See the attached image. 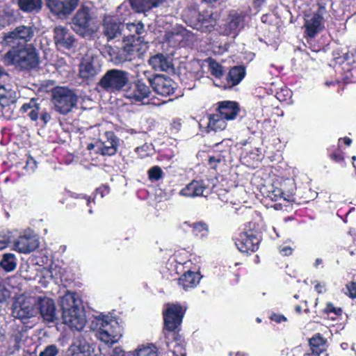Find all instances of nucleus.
Here are the masks:
<instances>
[{
    "instance_id": "obj_1",
    "label": "nucleus",
    "mask_w": 356,
    "mask_h": 356,
    "mask_svg": "<svg viewBox=\"0 0 356 356\" xmlns=\"http://www.w3.org/2000/svg\"><path fill=\"white\" fill-rule=\"evenodd\" d=\"M4 60L7 65L22 72L35 70L40 63L39 52L33 44L12 47L6 53Z\"/></svg>"
},
{
    "instance_id": "obj_2",
    "label": "nucleus",
    "mask_w": 356,
    "mask_h": 356,
    "mask_svg": "<svg viewBox=\"0 0 356 356\" xmlns=\"http://www.w3.org/2000/svg\"><path fill=\"white\" fill-rule=\"evenodd\" d=\"M186 312V307L179 302H167L164 305L162 311L163 330L168 340L172 338L175 342L181 341L179 331Z\"/></svg>"
},
{
    "instance_id": "obj_3",
    "label": "nucleus",
    "mask_w": 356,
    "mask_h": 356,
    "mask_svg": "<svg viewBox=\"0 0 356 356\" xmlns=\"http://www.w3.org/2000/svg\"><path fill=\"white\" fill-rule=\"evenodd\" d=\"M148 71H144L142 76L137 74L136 79L130 83L126 90L125 97L129 99L131 104L136 105H160L152 102L153 99H149L152 94L150 86L147 81Z\"/></svg>"
},
{
    "instance_id": "obj_4",
    "label": "nucleus",
    "mask_w": 356,
    "mask_h": 356,
    "mask_svg": "<svg viewBox=\"0 0 356 356\" xmlns=\"http://www.w3.org/2000/svg\"><path fill=\"white\" fill-rule=\"evenodd\" d=\"M185 23L201 33H210L218 24L217 15L211 10L188 9L184 14Z\"/></svg>"
},
{
    "instance_id": "obj_5",
    "label": "nucleus",
    "mask_w": 356,
    "mask_h": 356,
    "mask_svg": "<svg viewBox=\"0 0 356 356\" xmlns=\"http://www.w3.org/2000/svg\"><path fill=\"white\" fill-rule=\"evenodd\" d=\"M71 26L73 31L84 38H91L97 32L99 25L92 17L88 6H81L72 18Z\"/></svg>"
},
{
    "instance_id": "obj_6",
    "label": "nucleus",
    "mask_w": 356,
    "mask_h": 356,
    "mask_svg": "<svg viewBox=\"0 0 356 356\" xmlns=\"http://www.w3.org/2000/svg\"><path fill=\"white\" fill-rule=\"evenodd\" d=\"M234 244L239 252L248 255L257 252L261 242V236L255 229V224L249 222L234 238Z\"/></svg>"
},
{
    "instance_id": "obj_7",
    "label": "nucleus",
    "mask_w": 356,
    "mask_h": 356,
    "mask_svg": "<svg viewBox=\"0 0 356 356\" xmlns=\"http://www.w3.org/2000/svg\"><path fill=\"white\" fill-rule=\"evenodd\" d=\"M63 323L71 329L81 330L85 325V320L80 314V309L76 305L73 296L65 294L60 299Z\"/></svg>"
},
{
    "instance_id": "obj_8",
    "label": "nucleus",
    "mask_w": 356,
    "mask_h": 356,
    "mask_svg": "<svg viewBox=\"0 0 356 356\" xmlns=\"http://www.w3.org/2000/svg\"><path fill=\"white\" fill-rule=\"evenodd\" d=\"M129 81V73L119 69H111L106 72L98 82L104 90L115 93L122 91Z\"/></svg>"
},
{
    "instance_id": "obj_9",
    "label": "nucleus",
    "mask_w": 356,
    "mask_h": 356,
    "mask_svg": "<svg viewBox=\"0 0 356 356\" xmlns=\"http://www.w3.org/2000/svg\"><path fill=\"white\" fill-rule=\"evenodd\" d=\"M96 325L99 339L106 344L118 342L122 336L119 323L108 316L96 318Z\"/></svg>"
},
{
    "instance_id": "obj_10",
    "label": "nucleus",
    "mask_w": 356,
    "mask_h": 356,
    "mask_svg": "<svg viewBox=\"0 0 356 356\" xmlns=\"http://www.w3.org/2000/svg\"><path fill=\"white\" fill-rule=\"evenodd\" d=\"M51 96L56 110L63 115L70 113L76 106L79 99L73 90L63 86L54 88Z\"/></svg>"
},
{
    "instance_id": "obj_11",
    "label": "nucleus",
    "mask_w": 356,
    "mask_h": 356,
    "mask_svg": "<svg viewBox=\"0 0 356 356\" xmlns=\"http://www.w3.org/2000/svg\"><path fill=\"white\" fill-rule=\"evenodd\" d=\"M36 28L33 25H19L6 33L3 41L10 47L29 44L35 35Z\"/></svg>"
},
{
    "instance_id": "obj_12",
    "label": "nucleus",
    "mask_w": 356,
    "mask_h": 356,
    "mask_svg": "<svg viewBox=\"0 0 356 356\" xmlns=\"http://www.w3.org/2000/svg\"><path fill=\"white\" fill-rule=\"evenodd\" d=\"M147 81L153 91L162 97L173 95L177 89V83L170 76L164 74H155L147 77Z\"/></svg>"
},
{
    "instance_id": "obj_13",
    "label": "nucleus",
    "mask_w": 356,
    "mask_h": 356,
    "mask_svg": "<svg viewBox=\"0 0 356 356\" xmlns=\"http://www.w3.org/2000/svg\"><path fill=\"white\" fill-rule=\"evenodd\" d=\"M126 31L127 33L123 40L124 42L127 41V43L140 47L141 51L147 47V42L145 41L146 31L142 22L136 20L127 23Z\"/></svg>"
},
{
    "instance_id": "obj_14",
    "label": "nucleus",
    "mask_w": 356,
    "mask_h": 356,
    "mask_svg": "<svg viewBox=\"0 0 356 356\" xmlns=\"http://www.w3.org/2000/svg\"><path fill=\"white\" fill-rule=\"evenodd\" d=\"M245 18V15L243 13L232 10L225 22L220 26V33L225 36L233 35L235 38L243 28Z\"/></svg>"
},
{
    "instance_id": "obj_15",
    "label": "nucleus",
    "mask_w": 356,
    "mask_h": 356,
    "mask_svg": "<svg viewBox=\"0 0 356 356\" xmlns=\"http://www.w3.org/2000/svg\"><path fill=\"white\" fill-rule=\"evenodd\" d=\"M141 48L129 43L125 44L122 48L109 47L108 54L111 60L116 64L132 60L136 56L142 54Z\"/></svg>"
},
{
    "instance_id": "obj_16",
    "label": "nucleus",
    "mask_w": 356,
    "mask_h": 356,
    "mask_svg": "<svg viewBox=\"0 0 356 356\" xmlns=\"http://www.w3.org/2000/svg\"><path fill=\"white\" fill-rule=\"evenodd\" d=\"M14 317L23 320L30 318L37 314V297H28L13 305Z\"/></svg>"
},
{
    "instance_id": "obj_17",
    "label": "nucleus",
    "mask_w": 356,
    "mask_h": 356,
    "mask_svg": "<svg viewBox=\"0 0 356 356\" xmlns=\"http://www.w3.org/2000/svg\"><path fill=\"white\" fill-rule=\"evenodd\" d=\"M47 7L54 15L65 17L76 8L79 0H45Z\"/></svg>"
},
{
    "instance_id": "obj_18",
    "label": "nucleus",
    "mask_w": 356,
    "mask_h": 356,
    "mask_svg": "<svg viewBox=\"0 0 356 356\" xmlns=\"http://www.w3.org/2000/svg\"><path fill=\"white\" fill-rule=\"evenodd\" d=\"M39 246V241L37 236L33 234L24 233L17 238L15 234L13 241V248L20 253H29L34 251Z\"/></svg>"
},
{
    "instance_id": "obj_19",
    "label": "nucleus",
    "mask_w": 356,
    "mask_h": 356,
    "mask_svg": "<svg viewBox=\"0 0 356 356\" xmlns=\"http://www.w3.org/2000/svg\"><path fill=\"white\" fill-rule=\"evenodd\" d=\"M38 313L44 321L54 322L57 319L54 300L46 296H37Z\"/></svg>"
},
{
    "instance_id": "obj_20",
    "label": "nucleus",
    "mask_w": 356,
    "mask_h": 356,
    "mask_svg": "<svg viewBox=\"0 0 356 356\" xmlns=\"http://www.w3.org/2000/svg\"><path fill=\"white\" fill-rule=\"evenodd\" d=\"M303 28L305 37L314 38L325 29V20L312 14L306 15Z\"/></svg>"
},
{
    "instance_id": "obj_21",
    "label": "nucleus",
    "mask_w": 356,
    "mask_h": 356,
    "mask_svg": "<svg viewBox=\"0 0 356 356\" xmlns=\"http://www.w3.org/2000/svg\"><path fill=\"white\" fill-rule=\"evenodd\" d=\"M124 24L115 16H106L102 22L103 34L108 40L121 35Z\"/></svg>"
},
{
    "instance_id": "obj_22",
    "label": "nucleus",
    "mask_w": 356,
    "mask_h": 356,
    "mask_svg": "<svg viewBox=\"0 0 356 356\" xmlns=\"http://www.w3.org/2000/svg\"><path fill=\"white\" fill-rule=\"evenodd\" d=\"M105 140L101 142L99 154L102 156H114L117 154L120 146V139L113 131L104 133Z\"/></svg>"
},
{
    "instance_id": "obj_23",
    "label": "nucleus",
    "mask_w": 356,
    "mask_h": 356,
    "mask_svg": "<svg viewBox=\"0 0 356 356\" xmlns=\"http://www.w3.org/2000/svg\"><path fill=\"white\" fill-rule=\"evenodd\" d=\"M54 39L57 47L65 49H72L75 43L74 36L64 26H58L54 29Z\"/></svg>"
},
{
    "instance_id": "obj_24",
    "label": "nucleus",
    "mask_w": 356,
    "mask_h": 356,
    "mask_svg": "<svg viewBox=\"0 0 356 356\" xmlns=\"http://www.w3.org/2000/svg\"><path fill=\"white\" fill-rule=\"evenodd\" d=\"M193 35L184 28L167 31L165 34V42L173 48H181L186 45L187 38Z\"/></svg>"
},
{
    "instance_id": "obj_25",
    "label": "nucleus",
    "mask_w": 356,
    "mask_h": 356,
    "mask_svg": "<svg viewBox=\"0 0 356 356\" xmlns=\"http://www.w3.org/2000/svg\"><path fill=\"white\" fill-rule=\"evenodd\" d=\"M215 111L227 120H233L240 112L239 104L234 101H220L217 102Z\"/></svg>"
},
{
    "instance_id": "obj_26",
    "label": "nucleus",
    "mask_w": 356,
    "mask_h": 356,
    "mask_svg": "<svg viewBox=\"0 0 356 356\" xmlns=\"http://www.w3.org/2000/svg\"><path fill=\"white\" fill-rule=\"evenodd\" d=\"M70 356H93V348L81 335L78 336L69 348Z\"/></svg>"
},
{
    "instance_id": "obj_27",
    "label": "nucleus",
    "mask_w": 356,
    "mask_h": 356,
    "mask_svg": "<svg viewBox=\"0 0 356 356\" xmlns=\"http://www.w3.org/2000/svg\"><path fill=\"white\" fill-rule=\"evenodd\" d=\"M311 353L307 354L308 356H328L326 353L327 348V341L321 334L317 333L314 334L309 340Z\"/></svg>"
},
{
    "instance_id": "obj_28",
    "label": "nucleus",
    "mask_w": 356,
    "mask_h": 356,
    "mask_svg": "<svg viewBox=\"0 0 356 356\" xmlns=\"http://www.w3.org/2000/svg\"><path fill=\"white\" fill-rule=\"evenodd\" d=\"M202 278L200 272L188 270L185 271L178 279V284L185 291L196 287Z\"/></svg>"
},
{
    "instance_id": "obj_29",
    "label": "nucleus",
    "mask_w": 356,
    "mask_h": 356,
    "mask_svg": "<svg viewBox=\"0 0 356 356\" xmlns=\"http://www.w3.org/2000/svg\"><path fill=\"white\" fill-rule=\"evenodd\" d=\"M207 186L203 180H193L184 187L179 194L184 197H195L203 195Z\"/></svg>"
},
{
    "instance_id": "obj_30",
    "label": "nucleus",
    "mask_w": 356,
    "mask_h": 356,
    "mask_svg": "<svg viewBox=\"0 0 356 356\" xmlns=\"http://www.w3.org/2000/svg\"><path fill=\"white\" fill-rule=\"evenodd\" d=\"M246 74V69L243 65H236L230 68L226 76V88H232L241 83Z\"/></svg>"
},
{
    "instance_id": "obj_31",
    "label": "nucleus",
    "mask_w": 356,
    "mask_h": 356,
    "mask_svg": "<svg viewBox=\"0 0 356 356\" xmlns=\"http://www.w3.org/2000/svg\"><path fill=\"white\" fill-rule=\"evenodd\" d=\"M343 314L342 307H337L332 302H327L324 308L317 314L321 318L336 321L341 319Z\"/></svg>"
},
{
    "instance_id": "obj_32",
    "label": "nucleus",
    "mask_w": 356,
    "mask_h": 356,
    "mask_svg": "<svg viewBox=\"0 0 356 356\" xmlns=\"http://www.w3.org/2000/svg\"><path fill=\"white\" fill-rule=\"evenodd\" d=\"M345 78L356 81V54H346L341 63Z\"/></svg>"
},
{
    "instance_id": "obj_33",
    "label": "nucleus",
    "mask_w": 356,
    "mask_h": 356,
    "mask_svg": "<svg viewBox=\"0 0 356 356\" xmlns=\"http://www.w3.org/2000/svg\"><path fill=\"white\" fill-rule=\"evenodd\" d=\"M99 72V69L93 61L89 59L83 60L79 66V76L83 80L93 79Z\"/></svg>"
},
{
    "instance_id": "obj_34",
    "label": "nucleus",
    "mask_w": 356,
    "mask_h": 356,
    "mask_svg": "<svg viewBox=\"0 0 356 356\" xmlns=\"http://www.w3.org/2000/svg\"><path fill=\"white\" fill-rule=\"evenodd\" d=\"M222 143H216V149L213 151H209L208 153L207 165L211 169L216 170L219 165L225 161V156L224 153L225 150L220 147Z\"/></svg>"
},
{
    "instance_id": "obj_35",
    "label": "nucleus",
    "mask_w": 356,
    "mask_h": 356,
    "mask_svg": "<svg viewBox=\"0 0 356 356\" xmlns=\"http://www.w3.org/2000/svg\"><path fill=\"white\" fill-rule=\"evenodd\" d=\"M353 0H331V9L335 18L343 17L346 13H350Z\"/></svg>"
},
{
    "instance_id": "obj_36",
    "label": "nucleus",
    "mask_w": 356,
    "mask_h": 356,
    "mask_svg": "<svg viewBox=\"0 0 356 356\" xmlns=\"http://www.w3.org/2000/svg\"><path fill=\"white\" fill-rule=\"evenodd\" d=\"M208 124L207 131H220L227 127L226 119L222 118L218 112L216 113L207 114Z\"/></svg>"
},
{
    "instance_id": "obj_37",
    "label": "nucleus",
    "mask_w": 356,
    "mask_h": 356,
    "mask_svg": "<svg viewBox=\"0 0 356 356\" xmlns=\"http://www.w3.org/2000/svg\"><path fill=\"white\" fill-rule=\"evenodd\" d=\"M149 64L156 71L167 72L172 67L168 58L162 54L151 56Z\"/></svg>"
},
{
    "instance_id": "obj_38",
    "label": "nucleus",
    "mask_w": 356,
    "mask_h": 356,
    "mask_svg": "<svg viewBox=\"0 0 356 356\" xmlns=\"http://www.w3.org/2000/svg\"><path fill=\"white\" fill-rule=\"evenodd\" d=\"M280 185L279 188L282 193L283 199L288 202L294 201V195L296 188V184L293 180L291 179H286L281 182L278 183Z\"/></svg>"
},
{
    "instance_id": "obj_39",
    "label": "nucleus",
    "mask_w": 356,
    "mask_h": 356,
    "mask_svg": "<svg viewBox=\"0 0 356 356\" xmlns=\"http://www.w3.org/2000/svg\"><path fill=\"white\" fill-rule=\"evenodd\" d=\"M132 9L136 13H143L154 7H157L161 0H129Z\"/></svg>"
},
{
    "instance_id": "obj_40",
    "label": "nucleus",
    "mask_w": 356,
    "mask_h": 356,
    "mask_svg": "<svg viewBox=\"0 0 356 356\" xmlns=\"http://www.w3.org/2000/svg\"><path fill=\"white\" fill-rule=\"evenodd\" d=\"M184 225L191 228V232L195 237L203 238L209 235V225L204 221H197L193 223L186 221Z\"/></svg>"
},
{
    "instance_id": "obj_41",
    "label": "nucleus",
    "mask_w": 356,
    "mask_h": 356,
    "mask_svg": "<svg viewBox=\"0 0 356 356\" xmlns=\"http://www.w3.org/2000/svg\"><path fill=\"white\" fill-rule=\"evenodd\" d=\"M327 157L333 162L344 165L345 154L341 149L340 144L333 145L327 148Z\"/></svg>"
},
{
    "instance_id": "obj_42",
    "label": "nucleus",
    "mask_w": 356,
    "mask_h": 356,
    "mask_svg": "<svg viewBox=\"0 0 356 356\" xmlns=\"http://www.w3.org/2000/svg\"><path fill=\"white\" fill-rule=\"evenodd\" d=\"M21 10L25 13L38 12L42 8V0H16Z\"/></svg>"
},
{
    "instance_id": "obj_43",
    "label": "nucleus",
    "mask_w": 356,
    "mask_h": 356,
    "mask_svg": "<svg viewBox=\"0 0 356 356\" xmlns=\"http://www.w3.org/2000/svg\"><path fill=\"white\" fill-rule=\"evenodd\" d=\"M15 97L11 90H8L3 85H0V112L3 109L15 102Z\"/></svg>"
},
{
    "instance_id": "obj_44",
    "label": "nucleus",
    "mask_w": 356,
    "mask_h": 356,
    "mask_svg": "<svg viewBox=\"0 0 356 356\" xmlns=\"http://www.w3.org/2000/svg\"><path fill=\"white\" fill-rule=\"evenodd\" d=\"M20 111L22 114L27 113L31 120L36 121L39 117L40 107L39 104L31 101L29 103L24 104L20 108Z\"/></svg>"
},
{
    "instance_id": "obj_45",
    "label": "nucleus",
    "mask_w": 356,
    "mask_h": 356,
    "mask_svg": "<svg viewBox=\"0 0 356 356\" xmlns=\"http://www.w3.org/2000/svg\"><path fill=\"white\" fill-rule=\"evenodd\" d=\"M0 267L6 272H12L17 267V259L13 253H5L0 261Z\"/></svg>"
},
{
    "instance_id": "obj_46",
    "label": "nucleus",
    "mask_w": 356,
    "mask_h": 356,
    "mask_svg": "<svg viewBox=\"0 0 356 356\" xmlns=\"http://www.w3.org/2000/svg\"><path fill=\"white\" fill-rule=\"evenodd\" d=\"M207 62L208 63V70L212 76L218 79L222 76L224 70L221 64L212 58H209Z\"/></svg>"
},
{
    "instance_id": "obj_47",
    "label": "nucleus",
    "mask_w": 356,
    "mask_h": 356,
    "mask_svg": "<svg viewBox=\"0 0 356 356\" xmlns=\"http://www.w3.org/2000/svg\"><path fill=\"white\" fill-rule=\"evenodd\" d=\"M131 356H158L155 346H147L138 348L134 353H129Z\"/></svg>"
},
{
    "instance_id": "obj_48",
    "label": "nucleus",
    "mask_w": 356,
    "mask_h": 356,
    "mask_svg": "<svg viewBox=\"0 0 356 356\" xmlns=\"http://www.w3.org/2000/svg\"><path fill=\"white\" fill-rule=\"evenodd\" d=\"M15 234L13 232L8 230L0 231V250H3L8 246L10 243H13Z\"/></svg>"
},
{
    "instance_id": "obj_49",
    "label": "nucleus",
    "mask_w": 356,
    "mask_h": 356,
    "mask_svg": "<svg viewBox=\"0 0 356 356\" xmlns=\"http://www.w3.org/2000/svg\"><path fill=\"white\" fill-rule=\"evenodd\" d=\"M147 175L149 180L156 181L161 179L163 177L164 173L161 167L154 165L148 170Z\"/></svg>"
},
{
    "instance_id": "obj_50",
    "label": "nucleus",
    "mask_w": 356,
    "mask_h": 356,
    "mask_svg": "<svg viewBox=\"0 0 356 356\" xmlns=\"http://www.w3.org/2000/svg\"><path fill=\"white\" fill-rule=\"evenodd\" d=\"M283 192H281L279 186H277L273 184L270 190L268 191L266 197L269 198L272 201H277L281 198H283L282 195Z\"/></svg>"
},
{
    "instance_id": "obj_51",
    "label": "nucleus",
    "mask_w": 356,
    "mask_h": 356,
    "mask_svg": "<svg viewBox=\"0 0 356 356\" xmlns=\"http://www.w3.org/2000/svg\"><path fill=\"white\" fill-rule=\"evenodd\" d=\"M291 97V91L286 87L280 88V90L276 92L275 97L280 102H286L290 99Z\"/></svg>"
},
{
    "instance_id": "obj_52",
    "label": "nucleus",
    "mask_w": 356,
    "mask_h": 356,
    "mask_svg": "<svg viewBox=\"0 0 356 356\" xmlns=\"http://www.w3.org/2000/svg\"><path fill=\"white\" fill-rule=\"evenodd\" d=\"M58 354V349L54 344L47 346L43 351L40 354V356H57Z\"/></svg>"
},
{
    "instance_id": "obj_53",
    "label": "nucleus",
    "mask_w": 356,
    "mask_h": 356,
    "mask_svg": "<svg viewBox=\"0 0 356 356\" xmlns=\"http://www.w3.org/2000/svg\"><path fill=\"white\" fill-rule=\"evenodd\" d=\"M168 356H186L185 348L181 343V341L176 342L174 350L170 353V355Z\"/></svg>"
},
{
    "instance_id": "obj_54",
    "label": "nucleus",
    "mask_w": 356,
    "mask_h": 356,
    "mask_svg": "<svg viewBox=\"0 0 356 356\" xmlns=\"http://www.w3.org/2000/svg\"><path fill=\"white\" fill-rule=\"evenodd\" d=\"M318 9L312 15L318 17L319 18L324 19V16L327 13L325 3L323 1H319L317 3Z\"/></svg>"
},
{
    "instance_id": "obj_55",
    "label": "nucleus",
    "mask_w": 356,
    "mask_h": 356,
    "mask_svg": "<svg viewBox=\"0 0 356 356\" xmlns=\"http://www.w3.org/2000/svg\"><path fill=\"white\" fill-rule=\"evenodd\" d=\"M10 292L8 290L5 284L0 281V302H3L10 297Z\"/></svg>"
},
{
    "instance_id": "obj_56",
    "label": "nucleus",
    "mask_w": 356,
    "mask_h": 356,
    "mask_svg": "<svg viewBox=\"0 0 356 356\" xmlns=\"http://www.w3.org/2000/svg\"><path fill=\"white\" fill-rule=\"evenodd\" d=\"M346 287L348 291V296L352 299L356 298V281L349 282Z\"/></svg>"
},
{
    "instance_id": "obj_57",
    "label": "nucleus",
    "mask_w": 356,
    "mask_h": 356,
    "mask_svg": "<svg viewBox=\"0 0 356 356\" xmlns=\"http://www.w3.org/2000/svg\"><path fill=\"white\" fill-rule=\"evenodd\" d=\"M248 156L256 161H260L262 159V153L261 149L254 148L253 150L250 151Z\"/></svg>"
},
{
    "instance_id": "obj_58",
    "label": "nucleus",
    "mask_w": 356,
    "mask_h": 356,
    "mask_svg": "<svg viewBox=\"0 0 356 356\" xmlns=\"http://www.w3.org/2000/svg\"><path fill=\"white\" fill-rule=\"evenodd\" d=\"M110 187L107 184H102L95 190V194L99 195L102 198L110 193Z\"/></svg>"
},
{
    "instance_id": "obj_59",
    "label": "nucleus",
    "mask_w": 356,
    "mask_h": 356,
    "mask_svg": "<svg viewBox=\"0 0 356 356\" xmlns=\"http://www.w3.org/2000/svg\"><path fill=\"white\" fill-rule=\"evenodd\" d=\"M269 318L270 319V321H274L276 323H281L282 322L287 321L286 317H285L284 315L274 312H272L270 314Z\"/></svg>"
},
{
    "instance_id": "obj_60",
    "label": "nucleus",
    "mask_w": 356,
    "mask_h": 356,
    "mask_svg": "<svg viewBox=\"0 0 356 356\" xmlns=\"http://www.w3.org/2000/svg\"><path fill=\"white\" fill-rule=\"evenodd\" d=\"M111 356H131V355L123 350L120 347H115Z\"/></svg>"
},
{
    "instance_id": "obj_61",
    "label": "nucleus",
    "mask_w": 356,
    "mask_h": 356,
    "mask_svg": "<svg viewBox=\"0 0 356 356\" xmlns=\"http://www.w3.org/2000/svg\"><path fill=\"white\" fill-rule=\"evenodd\" d=\"M293 249L290 246H283L280 248V252L282 256H289L293 254Z\"/></svg>"
},
{
    "instance_id": "obj_62",
    "label": "nucleus",
    "mask_w": 356,
    "mask_h": 356,
    "mask_svg": "<svg viewBox=\"0 0 356 356\" xmlns=\"http://www.w3.org/2000/svg\"><path fill=\"white\" fill-rule=\"evenodd\" d=\"M40 119L44 122V124H47L51 120L50 114L46 111H40Z\"/></svg>"
},
{
    "instance_id": "obj_63",
    "label": "nucleus",
    "mask_w": 356,
    "mask_h": 356,
    "mask_svg": "<svg viewBox=\"0 0 356 356\" xmlns=\"http://www.w3.org/2000/svg\"><path fill=\"white\" fill-rule=\"evenodd\" d=\"M25 168L26 169L33 170L36 168V161L32 157H29Z\"/></svg>"
},
{
    "instance_id": "obj_64",
    "label": "nucleus",
    "mask_w": 356,
    "mask_h": 356,
    "mask_svg": "<svg viewBox=\"0 0 356 356\" xmlns=\"http://www.w3.org/2000/svg\"><path fill=\"white\" fill-rule=\"evenodd\" d=\"M314 289L318 293H323L325 291V284L318 282L314 285Z\"/></svg>"
}]
</instances>
